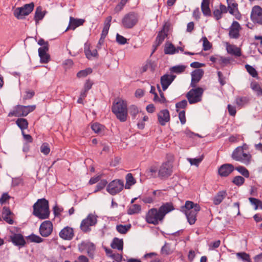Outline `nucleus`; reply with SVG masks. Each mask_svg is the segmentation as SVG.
<instances>
[{
	"mask_svg": "<svg viewBox=\"0 0 262 262\" xmlns=\"http://www.w3.org/2000/svg\"><path fill=\"white\" fill-rule=\"evenodd\" d=\"M33 214L35 216L41 220L49 217L50 215L49 202L46 199H38L33 205Z\"/></svg>",
	"mask_w": 262,
	"mask_h": 262,
	"instance_id": "obj_1",
	"label": "nucleus"
},
{
	"mask_svg": "<svg viewBox=\"0 0 262 262\" xmlns=\"http://www.w3.org/2000/svg\"><path fill=\"white\" fill-rule=\"evenodd\" d=\"M34 4L33 3L25 4L23 7L15 9L14 15L18 19H22L25 16L28 15L33 10Z\"/></svg>",
	"mask_w": 262,
	"mask_h": 262,
	"instance_id": "obj_9",
	"label": "nucleus"
},
{
	"mask_svg": "<svg viewBox=\"0 0 262 262\" xmlns=\"http://www.w3.org/2000/svg\"><path fill=\"white\" fill-rule=\"evenodd\" d=\"M227 108L229 114L232 116H234L236 113L235 107L234 106L228 104Z\"/></svg>",
	"mask_w": 262,
	"mask_h": 262,
	"instance_id": "obj_61",
	"label": "nucleus"
},
{
	"mask_svg": "<svg viewBox=\"0 0 262 262\" xmlns=\"http://www.w3.org/2000/svg\"><path fill=\"white\" fill-rule=\"evenodd\" d=\"M131 225L130 224L123 225H118L116 226L117 231L121 234H125L130 228Z\"/></svg>",
	"mask_w": 262,
	"mask_h": 262,
	"instance_id": "obj_38",
	"label": "nucleus"
},
{
	"mask_svg": "<svg viewBox=\"0 0 262 262\" xmlns=\"http://www.w3.org/2000/svg\"><path fill=\"white\" fill-rule=\"evenodd\" d=\"M226 50L228 53L234 55L237 57H239L242 55L241 50L239 48L234 45H227Z\"/></svg>",
	"mask_w": 262,
	"mask_h": 262,
	"instance_id": "obj_25",
	"label": "nucleus"
},
{
	"mask_svg": "<svg viewBox=\"0 0 262 262\" xmlns=\"http://www.w3.org/2000/svg\"><path fill=\"white\" fill-rule=\"evenodd\" d=\"M204 90L202 88H194L190 90L186 94V97L190 104H194L202 100Z\"/></svg>",
	"mask_w": 262,
	"mask_h": 262,
	"instance_id": "obj_6",
	"label": "nucleus"
},
{
	"mask_svg": "<svg viewBox=\"0 0 262 262\" xmlns=\"http://www.w3.org/2000/svg\"><path fill=\"white\" fill-rule=\"evenodd\" d=\"M225 191H220L217 193L213 199V204L215 205H219L227 196Z\"/></svg>",
	"mask_w": 262,
	"mask_h": 262,
	"instance_id": "obj_28",
	"label": "nucleus"
},
{
	"mask_svg": "<svg viewBox=\"0 0 262 262\" xmlns=\"http://www.w3.org/2000/svg\"><path fill=\"white\" fill-rule=\"evenodd\" d=\"M251 19L253 23L262 25V9L260 7L255 6L252 8Z\"/></svg>",
	"mask_w": 262,
	"mask_h": 262,
	"instance_id": "obj_13",
	"label": "nucleus"
},
{
	"mask_svg": "<svg viewBox=\"0 0 262 262\" xmlns=\"http://www.w3.org/2000/svg\"><path fill=\"white\" fill-rule=\"evenodd\" d=\"M187 105V101L186 100H183L176 105L177 108H184Z\"/></svg>",
	"mask_w": 262,
	"mask_h": 262,
	"instance_id": "obj_62",
	"label": "nucleus"
},
{
	"mask_svg": "<svg viewBox=\"0 0 262 262\" xmlns=\"http://www.w3.org/2000/svg\"><path fill=\"white\" fill-rule=\"evenodd\" d=\"M245 68L249 74L253 77L257 76V71L253 67L247 64L245 65Z\"/></svg>",
	"mask_w": 262,
	"mask_h": 262,
	"instance_id": "obj_48",
	"label": "nucleus"
},
{
	"mask_svg": "<svg viewBox=\"0 0 262 262\" xmlns=\"http://www.w3.org/2000/svg\"><path fill=\"white\" fill-rule=\"evenodd\" d=\"M228 10L229 13L235 16L236 19H239L241 15L238 11L237 4L234 2L228 4Z\"/></svg>",
	"mask_w": 262,
	"mask_h": 262,
	"instance_id": "obj_26",
	"label": "nucleus"
},
{
	"mask_svg": "<svg viewBox=\"0 0 262 262\" xmlns=\"http://www.w3.org/2000/svg\"><path fill=\"white\" fill-rule=\"evenodd\" d=\"M92 130L96 133H100L103 129L104 126L98 123H94L91 125Z\"/></svg>",
	"mask_w": 262,
	"mask_h": 262,
	"instance_id": "obj_47",
	"label": "nucleus"
},
{
	"mask_svg": "<svg viewBox=\"0 0 262 262\" xmlns=\"http://www.w3.org/2000/svg\"><path fill=\"white\" fill-rule=\"evenodd\" d=\"M141 209V206L138 204H133L131 205L128 209V213L129 214H134L138 213Z\"/></svg>",
	"mask_w": 262,
	"mask_h": 262,
	"instance_id": "obj_36",
	"label": "nucleus"
},
{
	"mask_svg": "<svg viewBox=\"0 0 262 262\" xmlns=\"http://www.w3.org/2000/svg\"><path fill=\"white\" fill-rule=\"evenodd\" d=\"M128 111L133 119L136 118L139 112V108L135 105H131L128 108Z\"/></svg>",
	"mask_w": 262,
	"mask_h": 262,
	"instance_id": "obj_46",
	"label": "nucleus"
},
{
	"mask_svg": "<svg viewBox=\"0 0 262 262\" xmlns=\"http://www.w3.org/2000/svg\"><path fill=\"white\" fill-rule=\"evenodd\" d=\"M124 182L122 180L116 179L111 181L107 186L106 191L110 194L115 195L120 192L123 189Z\"/></svg>",
	"mask_w": 262,
	"mask_h": 262,
	"instance_id": "obj_10",
	"label": "nucleus"
},
{
	"mask_svg": "<svg viewBox=\"0 0 262 262\" xmlns=\"http://www.w3.org/2000/svg\"><path fill=\"white\" fill-rule=\"evenodd\" d=\"M145 220L147 223L157 225L163 220V218L158 209L151 208L146 213Z\"/></svg>",
	"mask_w": 262,
	"mask_h": 262,
	"instance_id": "obj_7",
	"label": "nucleus"
},
{
	"mask_svg": "<svg viewBox=\"0 0 262 262\" xmlns=\"http://www.w3.org/2000/svg\"><path fill=\"white\" fill-rule=\"evenodd\" d=\"M201 10L206 16H210L211 15L209 8V0H203L201 3Z\"/></svg>",
	"mask_w": 262,
	"mask_h": 262,
	"instance_id": "obj_27",
	"label": "nucleus"
},
{
	"mask_svg": "<svg viewBox=\"0 0 262 262\" xmlns=\"http://www.w3.org/2000/svg\"><path fill=\"white\" fill-rule=\"evenodd\" d=\"M107 182L105 180H101L97 184V187H98L100 190L103 189L107 185Z\"/></svg>",
	"mask_w": 262,
	"mask_h": 262,
	"instance_id": "obj_64",
	"label": "nucleus"
},
{
	"mask_svg": "<svg viewBox=\"0 0 262 262\" xmlns=\"http://www.w3.org/2000/svg\"><path fill=\"white\" fill-rule=\"evenodd\" d=\"M158 169L159 168H158L157 166H156V165L151 166L147 170L148 176L154 178L158 177Z\"/></svg>",
	"mask_w": 262,
	"mask_h": 262,
	"instance_id": "obj_37",
	"label": "nucleus"
},
{
	"mask_svg": "<svg viewBox=\"0 0 262 262\" xmlns=\"http://www.w3.org/2000/svg\"><path fill=\"white\" fill-rule=\"evenodd\" d=\"M36 108L35 105H17L14 106L8 114V117H25L28 115L30 113L33 112Z\"/></svg>",
	"mask_w": 262,
	"mask_h": 262,
	"instance_id": "obj_4",
	"label": "nucleus"
},
{
	"mask_svg": "<svg viewBox=\"0 0 262 262\" xmlns=\"http://www.w3.org/2000/svg\"><path fill=\"white\" fill-rule=\"evenodd\" d=\"M92 69L91 68H87L84 70H81L77 73V77L78 78L85 77L89 74L92 73Z\"/></svg>",
	"mask_w": 262,
	"mask_h": 262,
	"instance_id": "obj_45",
	"label": "nucleus"
},
{
	"mask_svg": "<svg viewBox=\"0 0 262 262\" xmlns=\"http://www.w3.org/2000/svg\"><path fill=\"white\" fill-rule=\"evenodd\" d=\"M176 77V76L173 75L165 74L161 77V83L163 91L168 88Z\"/></svg>",
	"mask_w": 262,
	"mask_h": 262,
	"instance_id": "obj_20",
	"label": "nucleus"
},
{
	"mask_svg": "<svg viewBox=\"0 0 262 262\" xmlns=\"http://www.w3.org/2000/svg\"><path fill=\"white\" fill-rule=\"evenodd\" d=\"M200 206H196L195 209L192 211H185V214L189 224L193 225L195 223L196 220V214L200 210Z\"/></svg>",
	"mask_w": 262,
	"mask_h": 262,
	"instance_id": "obj_18",
	"label": "nucleus"
},
{
	"mask_svg": "<svg viewBox=\"0 0 262 262\" xmlns=\"http://www.w3.org/2000/svg\"><path fill=\"white\" fill-rule=\"evenodd\" d=\"M186 68V67L183 65H178L170 68V71L172 73L180 74L185 70Z\"/></svg>",
	"mask_w": 262,
	"mask_h": 262,
	"instance_id": "obj_41",
	"label": "nucleus"
},
{
	"mask_svg": "<svg viewBox=\"0 0 262 262\" xmlns=\"http://www.w3.org/2000/svg\"><path fill=\"white\" fill-rule=\"evenodd\" d=\"M166 36L167 34L165 32L164 29L159 32L155 41L156 47L159 46L162 43Z\"/></svg>",
	"mask_w": 262,
	"mask_h": 262,
	"instance_id": "obj_32",
	"label": "nucleus"
},
{
	"mask_svg": "<svg viewBox=\"0 0 262 262\" xmlns=\"http://www.w3.org/2000/svg\"><path fill=\"white\" fill-rule=\"evenodd\" d=\"M112 110L120 121L125 122L126 121L128 110L126 101L122 99L115 100L113 103Z\"/></svg>",
	"mask_w": 262,
	"mask_h": 262,
	"instance_id": "obj_2",
	"label": "nucleus"
},
{
	"mask_svg": "<svg viewBox=\"0 0 262 262\" xmlns=\"http://www.w3.org/2000/svg\"><path fill=\"white\" fill-rule=\"evenodd\" d=\"M49 51V47L46 46L38 49V55L40 57L41 63H47L50 60V55L47 53Z\"/></svg>",
	"mask_w": 262,
	"mask_h": 262,
	"instance_id": "obj_17",
	"label": "nucleus"
},
{
	"mask_svg": "<svg viewBox=\"0 0 262 262\" xmlns=\"http://www.w3.org/2000/svg\"><path fill=\"white\" fill-rule=\"evenodd\" d=\"M247 99L246 97H239L236 99V103L238 106H242L246 103Z\"/></svg>",
	"mask_w": 262,
	"mask_h": 262,
	"instance_id": "obj_58",
	"label": "nucleus"
},
{
	"mask_svg": "<svg viewBox=\"0 0 262 262\" xmlns=\"http://www.w3.org/2000/svg\"><path fill=\"white\" fill-rule=\"evenodd\" d=\"M213 15L216 20L221 19L222 17V13L218 9H216L213 11Z\"/></svg>",
	"mask_w": 262,
	"mask_h": 262,
	"instance_id": "obj_63",
	"label": "nucleus"
},
{
	"mask_svg": "<svg viewBox=\"0 0 262 262\" xmlns=\"http://www.w3.org/2000/svg\"><path fill=\"white\" fill-rule=\"evenodd\" d=\"M179 118L181 123L184 124L186 122L185 112L184 111H180L179 114Z\"/></svg>",
	"mask_w": 262,
	"mask_h": 262,
	"instance_id": "obj_60",
	"label": "nucleus"
},
{
	"mask_svg": "<svg viewBox=\"0 0 262 262\" xmlns=\"http://www.w3.org/2000/svg\"><path fill=\"white\" fill-rule=\"evenodd\" d=\"M136 183V181L134 178L132 173H128L126 176V184L125 188L126 189H129L130 186Z\"/></svg>",
	"mask_w": 262,
	"mask_h": 262,
	"instance_id": "obj_33",
	"label": "nucleus"
},
{
	"mask_svg": "<svg viewBox=\"0 0 262 262\" xmlns=\"http://www.w3.org/2000/svg\"><path fill=\"white\" fill-rule=\"evenodd\" d=\"M251 88L256 93L257 96L262 95V88L257 82H252L251 83Z\"/></svg>",
	"mask_w": 262,
	"mask_h": 262,
	"instance_id": "obj_35",
	"label": "nucleus"
},
{
	"mask_svg": "<svg viewBox=\"0 0 262 262\" xmlns=\"http://www.w3.org/2000/svg\"><path fill=\"white\" fill-rule=\"evenodd\" d=\"M40 151L45 155H47L50 151L49 144L47 143H43L40 147Z\"/></svg>",
	"mask_w": 262,
	"mask_h": 262,
	"instance_id": "obj_53",
	"label": "nucleus"
},
{
	"mask_svg": "<svg viewBox=\"0 0 262 262\" xmlns=\"http://www.w3.org/2000/svg\"><path fill=\"white\" fill-rule=\"evenodd\" d=\"M85 20L83 19L75 18L73 17L70 16L68 27L65 31H67L69 29L74 30L77 27L82 26Z\"/></svg>",
	"mask_w": 262,
	"mask_h": 262,
	"instance_id": "obj_21",
	"label": "nucleus"
},
{
	"mask_svg": "<svg viewBox=\"0 0 262 262\" xmlns=\"http://www.w3.org/2000/svg\"><path fill=\"white\" fill-rule=\"evenodd\" d=\"M196 206H199V205L194 204L191 201H187L185 202V206L183 208V211L185 212V211H192L195 209Z\"/></svg>",
	"mask_w": 262,
	"mask_h": 262,
	"instance_id": "obj_42",
	"label": "nucleus"
},
{
	"mask_svg": "<svg viewBox=\"0 0 262 262\" xmlns=\"http://www.w3.org/2000/svg\"><path fill=\"white\" fill-rule=\"evenodd\" d=\"M139 16L137 13L131 12L126 14L121 20L122 26L125 29H132L138 23Z\"/></svg>",
	"mask_w": 262,
	"mask_h": 262,
	"instance_id": "obj_5",
	"label": "nucleus"
},
{
	"mask_svg": "<svg viewBox=\"0 0 262 262\" xmlns=\"http://www.w3.org/2000/svg\"><path fill=\"white\" fill-rule=\"evenodd\" d=\"M230 62V59L229 58L219 56L217 64H219L221 67L223 68L229 64Z\"/></svg>",
	"mask_w": 262,
	"mask_h": 262,
	"instance_id": "obj_44",
	"label": "nucleus"
},
{
	"mask_svg": "<svg viewBox=\"0 0 262 262\" xmlns=\"http://www.w3.org/2000/svg\"><path fill=\"white\" fill-rule=\"evenodd\" d=\"M158 121L161 125H165L170 120V115L167 110L161 111L158 114Z\"/></svg>",
	"mask_w": 262,
	"mask_h": 262,
	"instance_id": "obj_23",
	"label": "nucleus"
},
{
	"mask_svg": "<svg viewBox=\"0 0 262 262\" xmlns=\"http://www.w3.org/2000/svg\"><path fill=\"white\" fill-rule=\"evenodd\" d=\"M149 69H151V70H152V63L150 61H146V63L142 66L141 69L142 72H145Z\"/></svg>",
	"mask_w": 262,
	"mask_h": 262,
	"instance_id": "obj_57",
	"label": "nucleus"
},
{
	"mask_svg": "<svg viewBox=\"0 0 262 262\" xmlns=\"http://www.w3.org/2000/svg\"><path fill=\"white\" fill-rule=\"evenodd\" d=\"M235 169L237 170L244 177L246 178H248L249 177V171L245 167L240 166L236 167Z\"/></svg>",
	"mask_w": 262,
	"mask_h": 262,
	"instance_id": "obj_49",
	"label": "nucleus"
},
{
	"mask_svg": "<svg viewBox=\"0 0 262 262\" xmlns=\"http://www.w3.org/2000/svg\"><path fill=\"white\" fill-rule=\"evenodd\" d=\"M174 208L172 203L167 202L163 204L158 209L159 213L164 219L165 215L170 211L173 210Z\"/></svg>",
	"mask_w": 262,
	"mask_h": 262,
	"instance_id": "obj_22",
	"label": "nucleus"
},
{
	"mask_svg": "<svg viewBox=\"0 0 262 262\" xmlns=\"http://www.w3.org/2000/svg\"><path fill=\"white\" fill-rule=\"evenodd\" d=\"M247 148V147L245 144L242 146L236 147L232 154V159L246 165H249L251 163L252 156L249 152L245 151Z\"/></svg>",
	"mask_w": 262,
	"mask_h": 262,
	"instance_id": "obj_3",
	"label": "nucleus"
},
{
	"mask_svg": "<svg viewBox=\"0 0 262 262\" xmlns=\"http://www.w3.org/2000/svg\"><path fill=\"white\" fill-rule=\"evenodd\" d=\"M204 75V71L202 69H198L194 70L191 73V81L190 85L191 87L195 88L197 83L201 79Z\"/></svg>",
	"mask_w": 262,
	"mask_h": 262,
	"instance_id": "obj_14",
	"label": "nucleus"
},
{
	"mask_svg": "<svg viewBox=\"0 0 262 262\" xmlns=\"http://www.w3.org/2000/svg\"><path fill=\"white\" fill-rule=\"evenodd\" d=\"M112 17L111 16H109L106 17L104 23V27L103 28V30H106L108 31L110 26H111V22L112 21Z\"/></svg>",
	"mask_w": 262,
	"mask_h": 262,
	"instance_id": "obj_54",
	"label": "nucleus"
},
{
	"mask_svg": "<svg viewBox=\"0 0 262 262\" xmlns=\"http://www.w3.org/2000/svg\"><path fill=\"white\" fill-rule=\"evenodd\" d=\"M203 50L208 51L211 49L212 45L211 43L208 40L206 37H202Z\"/></svg>",
	"mask_w": 262,
	"mask_h": 262,
	"instance_id": "obj_50",
	"label": "nucleus"
},
{
	"mask_svg": "<svg viewBox=\"0 0 262 262\" xmlns=\"http://www.w3.org/2000/svg\"><path fill=\"white\" fill-rule=\"evenodd\" d=\"M16 124L22 130L27 129L28 126V122L26 119L18 118L16 121Z\"/></svg>",
	"mask_w": 262,
	"mask_h": 262,
	"instance_id": "obj_34",
	"label": "nucleus"
},
{
	"mask_svg": "<svg viewBox=\"0 0 262 262\" xmlns=\"http://www.w3.org/2000/svg\"><path fill=\"white\" fill-rule=\"evenodd\" d=\"M202 158H194V159H189L188 160L190 163L191 165H194L196 166H198L200 163L202 161Z\"/></svg>",
	"mask_w": 262,
	"mask_h": 262,
	"instance_id": "obj_59",
	"label": "nucleus"
},
{
	"mask_svg": "<svg viewBox=\"0 0 262 262\" xmlns=\"http://www.w3.org/2000/svg\"><path fill=\"white\" fill-rule=\"evenodd\" d=\"M10 239L15 246L24 247L26 243L23 236L19 233L14 234L10 236Z\"/></svg>",
	"mask_w": 262,
	"mask_h": 262,
	"instance_id": "obj_24",
	"label": "nucleus"
},
{
	"mask_svg": "<svg viewBox=\"0 0 262 262\" xmlns=\"http://www.w3.org/2000/svg\"><path fill=\"white\" fill-rule=\"evenodd\" d=\"M116 40L120 45H124L127 42L126 38L119 34H117L116 35Z\"/></svg>",
	"mask_w": 262,
	"mask_h": 262,
	"instance_id": "obj_55",
	"label": "nucleus"
},
{
	"mask_svg": "<svg viewBox=\"0 0 262 262\" xmlns=\"http://www.w3.org/2000/svg\"><path fill=\"white\" fill-rule=\"evenodd\" d=\"M63 210V209L62 207L58 206H55L53 208V211L54 214L55 216H58L60 215V213L61 212H62Z\"/></svg>",
	"mask_w": 262,
	"mask_h": 262,
	"instance_id": "obj_56",
	"label": "nucleus"
},
{
	"mask_svg": "<svg viewBox=\"0 0 262 262\" xmlns=\"http://www.w3.org/2000/svg\"><path fill=\"white\" fill-rule=\"evenodd\" d=\"M241 29L239 24L234 21L229 28V35L231 38L237 39L239 37V31Z\"/></svg>",
	"mask_w": 262,
	"mask_h": 262,
	"instance_id": "obj_16",
	"label": "nucleus"
},
{
	"mask_svg": "<svg viewBox=\"0 0 262 262\" xmlns=\"http://www.w3.org/2000/svg\"><path fill=\"white\" fill-rule=\"evenodd\" d=\"M53 224L50 221L43 222L39 227V233L43 237L49 236L52 232Z\"/></svg>",
	"mask_w": 262,
	"mask_h": 262,
	"instance_id": "obj_12",
	"label": "nucleus"
},
{
	"mask_svg": "<svg viewBox=\"0 0 262 262\" xmlns=\"http://www.w3.org/2000/svg\"><path fill=\"white\" fill-rule=\"evenodd\" d=\"M176 48L172 43H169L166 45L164 49V53L166 54H173L175 53H178Z\"/></svg>",
	"mask_w": 262,
	"mask_h": 262,
	"instance_id": "obj_40",
	"label": "nucleus"
},
{
	"mask_svg": "<svg viewBox=\"0 0 262 262\" xmlns=\"http://www.w3.org/2000/svg\"><path fill=\"white\" fill-rule=\"evenodd\" d=\"M46 13L45 11H42V8L41 6H38L36 8L34 15V20L36 24L38 23L39 20L43 19Z\"/></svg>",
	"mask_w": 262,
	"mask_h": 262,
	"instance_id": "obj_29",
	"label": "nucleus"
},
{
	"mask_svg": "<svg viewBox=\"0 0 262 262\" xmlns=\"http://www.w3.org/2000/svg\"><path fill=\"white\" fill-rule=\"evenodd\" d=\"M85 54L88 59H90L93 57H96L98 55L97 51L96 49H94L93 51L85 50Z\"/></svg>",
	"mask_w": 262,
	"mask_h": 262,
	"instance_id": "obj_52",
	"label": "nucleus"
},
{
	"mask_svg": "<svg viewBox=\"0 0 262 262\" xmlns=\"http://www.w3.org/2000/svg\"><path fill=\"white\" fill-rule=\"evenodd\" d=\"M172 253V250L170 248V245L165 243L161 249V253L165 255H168Z\"/></svg>",
	"mask_w": 262,
	"mask_h": 262,
	"instance_id": "obj_39",
	"label": "nucleus"
},
{
	"mask_svg": "<svg viewBox=\"0 0 262 262\" xmlns=\"http://www.w3.org/2000/svg\"><path fill=\"white\" fill-rule=\"evenodd\" d=\"M244 182L245 179L242 176H239L235 177L232 180V182L237 186L242 185Z\"/></svg>",
	"mask_w": 262,
	"mask_h": 262,
	"instance_id": "obj_51",
	"label": "nucleus"
},
{
	"mask_svg": "<svg viewBox=\"0 0 262 262\" xmlns=\"http://www.w3.org/2000/svg\"><path fill=\"white\" fill-rule=\"evenodd\" d=\"M111 247L113 249H116L119 250H122L123 248V241L122 239L115 237L111 243Z\"/></svg>",
	"mask_w": 262,
	"mask_h": 262,
	"instance_id": "obj_30",
	"label": "nucleus"
},
{
	"mask_svg": "<svg viewBox=\"0 0 262 262\" xmlns=\"http://www.w3.org/2000/svg\"><path fill=\"white\" fill-rule=\"evenodd\" d=\"M59 235L64 240L70 241L74 236V230L72 228L67 226L60 231Z\"/></svg>",
	"mask_w": 262,
	"mask_h": 262,
	"instance_id": "obj_15",
	"label": "nucleus"
},
{
	"mask_svg": "<svg viewBox=\"0 0 262 262\" xmlns=\"http://www.w3.org/2000/svg\"><path fill=\"white\" fill-rule=\"evenodd\" d=\"M236 256L238 260H242L243 262H251L249 254L246 252L236 253Z\"/></svg>",
	"mask_w": 262,
	"mask_h": 262,
	"instance_id": "obj_31",
	"label": "nucleus"
},
{
	"mask_svg": "<svg viewBox=\"0 0 262 262\" xmlns=\"http://www.w3.org/2000/svg\"><path fill=\"white\" fill-rule=\"evenodd\" d=\"M234 166L231 164H224L221 166L218 169L219 174L221 177L228 176L233 170Z\"/></svg>",
	"mask_w": 262,
	"mask_h": 262,
	"instance_id": "obj_19",
	"label": "nucleus"
},
{
	"mask_svg": "<svg viewBox=\"0 0 262 262\" xmlns=\"http://www.w3.org/2000/svg\"><path fill=\"white\" fill-rule=\"evenodd\" d=\"M27 238L31 242L40 243L43 241V239L39 236L32 234L27 237Z\"/></svg>",
	"mask_w": 262,
	"mask_h": 262,
	"instance_id": "obj_43",
	"label": "nucleus"
},
{
	"mask_svg": "<svg viewBox=\"0 0 262 262\" xmlns=\"http://www.w3.org/2000/svg\"><path fill=\"white\" fill-rule=\"evenodd\" d=\"M172 172V164L169 161L163 162L158 169V175L160 179H165L170 176Z\"/></svg>",
	"mask_w": 262,
	"mask_h": 262,
	"instance_id": "obj_11",
	"label": "nucleus"
},
{
	"mask_svg": "<svg viewBox=\"0 0 262 262\" xmlns=\"http://www.w3.org/2000/svg\"><path fill=\"white\" fill-rule=\"evenodd\" d=\"M97 217L91 213L87 217L83 219L80 224V228L84 233H88L91 231V227L95 226L97 223Z\"/></svg>",
	"mask_w": 262,
	"mask_h": 262,
	"instance_id": "obj_8",
	"label": "nucleus"
}]
</instances>
